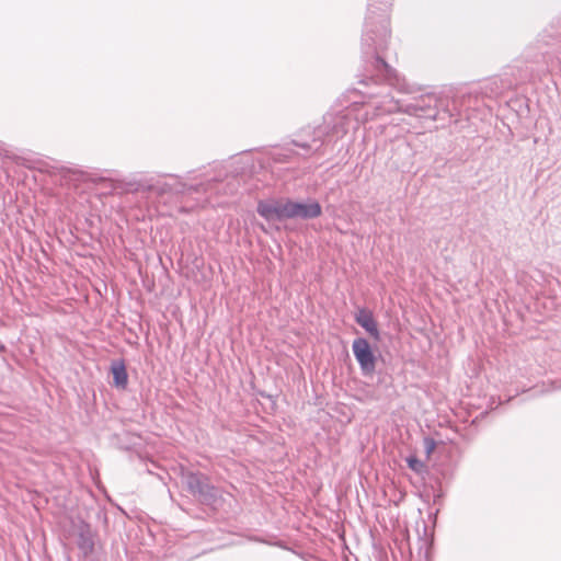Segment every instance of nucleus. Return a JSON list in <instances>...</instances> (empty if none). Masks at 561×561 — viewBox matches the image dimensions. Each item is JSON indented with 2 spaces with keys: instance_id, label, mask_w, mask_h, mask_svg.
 <instances>
[{
  "instance_id": "f257e3e1",
  "label": "nucleus",
  "mask_w": 561,
  "mask_h": 561,
  "mask_svg": "<svg viewBox=\"0 0 561 561\" xmlns=\"http://www.w3.org/2000/svg\"><path fill=\"white\" fill-rule=\"evenodd\" d=\"M389 1L369 0L362 37V57L365 73L359 82L368 84L369 81H383L401 90L402 84L398 72L385 60L391 34L387 14Z\"/></svg>"
},
{
  "instance_id": "f03ea898",
  "label": "nucleus",
  "mask_w": 561,
  "mask_h": 561,
  "mask_svg": "<svg viewBox=\"0 0 561 561\" xmlns=\"http://www.w3.org/2000/svg\"><path fill=\"white\" fill-rule=\"evenodd\" d=\"M351 128L353 129V122L347 107L339 112H328L323 115L321 125L301 128L291 142L304 150V158H308L318 153L324 144L343 138Z\"/></svg>"
},
{
  "instance_id": "7ed1b4c3",
  "label": "nucleus",
  "mask_w": 561,
  "mask_h": 561,
  "mask_svg": "<svg viewBox=\"0 0 561 561\" xmlns=\"http://www.w3.org/2000/svg\"><path fill=\"white\" fill-rule=\"evenodd\" d=\"M257 213L267 221L284 219L308 220L321 216L322 208L317 201L311 199L307 203L294 202L291 199H274L260 202L257 204Z\"/></svg>"
},
{
  "instance_id": "20e7f679",
  "label": "nucleus",
  "mask_w": 561,
  "mask_h": 561,
  "mask_svg": "<svg viewBox=\"0 0 561 561\" xmlns=\"http://www.w3.org/2000/svg\"><path fill=\"white\" fill-rule=\"evenodd\" d=\"M367 99L363 102H354L347 106L353 122V129H357L362 124L373 121L378 116L401 110L399 102L388 93L368 94Z\"/></svg>"
},
{
  "instance_id": "39448f33",
  "label": "nucleus",
  "mask_w": 561,
  "mask_h": 561,
  "mask_svg": "<svg viewBox=\"0 0 561 561\" xmlns=\"http://www.w3.org/2000/svg\"><path fill=\"white\" fill-rule=\"evenodd\" d=\"M183 478L187 490L202 504L215 507L221 500L219 490L211 485L204 474L187 472Z\"/></svg>"
},
{
  "instance_id": "423d86ee",
  "label": "nucleus",
  "mask_w": 561,
  "mask_h": 561,
  "mask_svg": "<svg viewBox=\"0 0 561 561\" xmlns=\"http://www.w3.org/2000/svg\"><path fill=\"white\" fill-rule=\"evenodd\" d=\"M440 102V99L436 94L428 93L408 103L403 111L409 115H415L421 118L436 119L438 115L437 108Z\"/></svg>"
},
{
  "instance_id": "0eeeda50",
  "label": "nucleus",
  "mask_w": 561,
  "mask_h": 561,
  "mask_svg": "<svg viewBox=\"0 0 561 561\" xmlns=\"http://www.w3.org/2000/svg\"><path fill=\"white\" fill-rule=\"evenodd\" d=\"M353 354L364 376H373L376 370L377 357L375 356L368 341L357 337L352 344Z\"/></svg>"
},
{
  "instance_id": "6e6552de",
  "label": "nucleus",
  "mask_w": 561,
  "mask_h": 561,
  "mask_svg": "<svg viewBox=\"0 0 561 561\" xmlns=\"http://www.w3.org/2000/svg\"><path fill=\"white\" fill-rule=\"evenodd\" d=\"M150 191L163 195V194H184L192 186H187L183 183L178 176H170V181H158L157 183L150 185Z\"/></svg>"
},
{
  "instance_id": "1a4fd4ad",
  "label": "nucleus",
  "mask_w": 561,
  "mask_h": 561,
  "mask_svg": "<svg viewBox=\"0 0 561 561\" xmlns=\"http://www.w3.org/2000/svg\"><path fill=\"white\" fill-rule=\"evenodd\" d=\"M355 321L360 325L367 333H369L375 340L380 339V333L377 327V322L374 319L373 312L366 308H360L355 313Z\"/></svg>"
},
{
  "instance_id": "9d476101",
  "label": "nucleus",
  "mask_w": 561,
  "mask_h": 561,
  "mask_svg": "<svg viewBox=\"0 0 561 561\" xmlns=\"http://www.w3.org/2000/svg\"><path fill=\"white\" fill-rule=\"evenodd\" d=\"M111 371L113 375V385L118 389H126L128 385V375L124 360H113Z\"/></svg>"
},
{
  "instance_id": "9b49d317",
  "label": "nucleus",
  "mask_w": 561,
  "mask_h": 561,
  "mask_svg": "<svg viewBox=\"0 0 561 561\" xmlns=\"http://www.w3.org/2000/svg\"><path fill=\"white\" fill-rule=\"evenodd\" d=\"M409 468L415 472H421L424 468V463L415 457H409L407 459Z\"/></svg>"
},
{
  "instance_id": "f8f14e48",
  "label": "nucleus",
  "mask_w": 561,
  "mask_h": 561,
  "mask_svg": "<svg viewBox=\"0 0 561 561\" xmlns=\"http://www.w3.org/2000/svg\"><path fill=\"white\" fill-rule=\"evenodd\" d=\"M424 446H425L426 453L431 454L433 451V449L435 448V440L426 437L424 439Z\"/></svg>"
},
{
  "instance_id": "ddd939ff",
  "label": "nucleus",
  "mask_w": 561,
  "mask_h": 561,
  "mask_svg": "<svg viewBox=\"0 0 561 561\" xmlns=\"http://www.w3.org/2000/svg\"><path fill=\"white\" fill-rule=\"evenodd\" d=\"M558 389H561V381H552L550 390H558Z\"/></svg>"
}]
</instances>
